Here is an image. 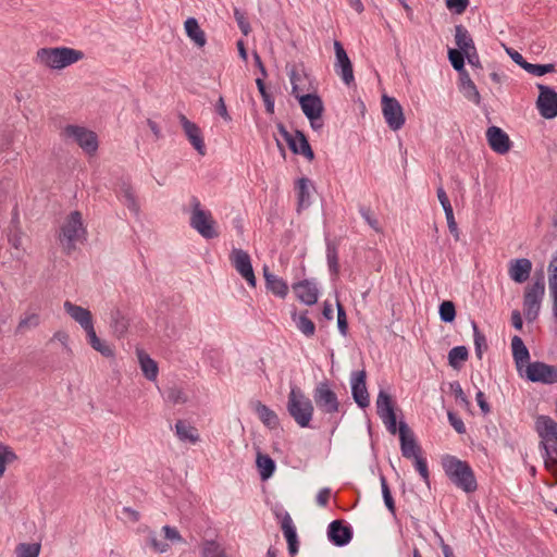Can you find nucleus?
I'll use <instances>...</instances> for the list:
<instances>
[{
	"label": "nucleus",
	"mask_w": 557,
	"mask_h": 557,
	"mask_svg": "<svg viewBox=\"0 0 557 557\" xmlns=\"http://www.w3.org/2000/svg\"><path fill=\"white\" fill-rule=\"evenodd\" d=\"M446 478L466 494L474 493L478 490V481L473 469L466 460L453 455H444L441 460Z\"/></svg>",
	"instance_id": "obj_1"
},
{
	"label": "nucleus",
	"mask_w": 557,
	"mask_h": 557,
	"mask_svg": "<svg viewBox=\"0 0 557 557\" xmlns=\"http://www.w3.org/2000/svg\"><path fill=\"white\" fill-rule=\"evenodd\" d=\"M535 428L541 438L539 447L542 450L544 467L552 470L557 466V422L548 416H540Z\"/></svg>",
	"instance_id": "obj_2"
},
{
	"label": "nucleus",
	"mask_w": 557,
	"mask_h": 557,
	"mask_svg": "<svg viewBox=\"0 0 557 557\" xmlns=\"http://www.w3.org/2000/svg\"><path fill=\"white\" fill-rule=\"evenodd\" d=\"M83 58V51L69 47L40 48L36 52V62L51 70H62Z\"/></svg>",
	"instance_id": "obj_3"
},
{
	"label": "nucleus",
	"mask_w": 557,
	"mask_h": 557,
	"mask_svg": "<svg viewBox=\"0 0 557 557\" xmlns=\"http://www.w3.org/2000/svg\"><path fill=\"white\" fill-rule=\"evenodd\" d=\"M287 412L300 428H310L314 407L312 400L297 385H292L287 400Z\"/></svg>",
	"instance_id": "obj_4"
},
{
	"label": "nucleus",
	"mask_w": 557,
	"mask_h": 557,
	"mask_svg": "<svg viewBox=\"0 0 557 557\" xmlns=\"http://www.w3.org/2000/svg\"><path fill=\"white\" fill-rule=\"evenodd\" d=\"M190 226L206 239L216 238L219 236V232L216 230V222L214 221L211 212L202 209L200 200L196 196L190 198Z\"/></svg>",
	"instance_id": "obj_5"
},
{
	"label": "nucleus",
	"mask_w": 557,
	"mask_h": 557,
	"mask_svg": "<svg viewBox=\"0 0 557 557\" xmlns=\"http://www.w3.org/2000/svg\"><path fill=\"white\" fill-rule=\"evenodd\" d=\"M85 234L83 227L82 214L79 211H73L66 218L61 226L58 239L66 255H71L76 249V243Z\"/></svg>",
	"instance_id": "obj_6"
},
{
	"label": "nucleus",
	"mask_w": 557,
	"mask_h": 557,
	"mask_svg": "<svg viewBox=\"0 0 557 557\" xmlns=\"http://www.w3.org/2000/svg\"><path fill=\"white\" fill-rule=\"evenodd\" d=\"M545 294L544 275L541 274L536 280L525 287L523 295V312L529 322L537 319L542 299Z\"/></svg>",
	"instance_id": "obj_7"
},
{
	"label": "nucleus",
	"mask_w": 557,
	"mask_h": 557,
	"mask_svg": "<svg viewBox=\"0 0 557 557\" xmlns=\"http://www.w3.org/2000/svg\"><path fill=\"white\" fill-rule=\"evenodd\" d=\"M317 408L324 414L339 412L342 405L329 380L319 382L312 393Z\"/></svg>",
	"instance_id": "obj_8"
},
{
	"label": "nucleus",
	"mask_w": 557,
	"mask_h": 557,
	"mask_svg": "<svg viewBox=\"0 0 557 557\" xmlns=\"http://www.w3.org/2000/svg\"><path fill=\"white\" fill-rule=\"evenodd\" d=\"M112 189L117 200L125 206L131 213L138 216L140 213V203L131 177L128 175L119 177L113 183Z\"/></svg>",
	"instance_id": "obj_9"
},
{
	"label": "nucleus",
	"mask_w": 557,
	"mask_h": 557,
	"mask_svg": "<svg viewBox=\"0 0 557 557\" xmlns=\"http://www.w3.org/2000/svg\"><path fill=\"white\" fill-rule=\"evenodd\" d=\"M66 137L73 140L83 149V151L92 156L99 147L98 136L95 132L79 125H66L63 129Z\"/></svg>",
	"instance_id": "obj_10"
},
{
	"label": "nucleus",
	"mask_w": 557,
	"mask_h": 557,
	"mask_svg": "<svg viewBox=\"0 0 557 557\" xmlns=\"http://www.w3.org/2000/svg\"><path fill=\"white\" fill-rule=\"evenodd\" d=\"M525 377L533 383H557V364H547L542 361L530 362L525 369Z\"/></svg>",
	"instance_id": "obj_11"
},
{
	"label": "nucleus",
	"mask_w": 557,
	"mask_h": 557,
	"mask_svg": "<svg viewBox=\"0 0 557 557\" xmlns=\"http://www.w3.org/2000/svg\"><path fill=\"white\" fill-rule=\"evenodd\" d=\"M376 412L377 416L382 419L388 432L393 435L396 434L397 418L394 409V401L392 396L383 389H381L377 394Z\"/></svg>",
	"instance_id": "obj_12"
},
{
	"label": "nucleus",
	"mask_w": 557,
	"mask_h": 557,
	"mask_svg": "<svg viewBox=\"0 0 557 557\" xmlns=\"http://www.w3.org/2000/svg\"><path fill=\"white\" fill-rule=\"evenodd\" d=\"M230 260L232 265L247 282V284L250 287H256L257 280L249 253L240 248H234L230 255Z\"/></svg>",
	"instance_id": "obj_13"
},
{
	"label": "nucleus",
	"mask_w": 557,
	"mask_h": 557,
	"mask_svg": "<svg viewBox=\"0 0 557 557\" xmlns=\"http://www.w3.org/2000/svg\"><path fill=\"white\" fill-rule=\"evenodd\" d=\"M539 97L536 100V107L540 114L547 120L555 119L557 116V92L554 88L537 84Z\"/></svg>",
	"instance_id": "obj_14"
},
{
	"label": "nucleus",
	"mask_w": 557,
	"mask_h": 557,
	"mask_svg": "<svg viewBox=\"0 0 557 557\" xmlns=\"http://www.w3.org/2000/svg\"><path fill=\"white\" fill-rule=\"evenodd\" d=\"M382 112L391 129L398 131L404 126L405 116L403 108L396 98L384 95L382 97Z\"/></svg>",
	"instance_id": "obj_15"
},
{
	"label": "nucleus",
	"mask_w": 557,
	"mask_h": 557,
	"mask_svg": "<svg viewBox=\"0 0 557 557\" xmlns=\"http://www.w3.org/2000/svg\"><path fill=\"white\" fill-rule=\"evenodd\" d=\"M351 396L361 409L370 405V396L367 389V372L364 369L352 371L350 374Z\"/></svg>",
	"instance_id": "obj_16"
},
{
	"label": "nucleus",
	"mask_w": 557,
	"mask_h": 557,
	"mask_svg": "<svg viewBox=\"0 0 557 557\" xmlns=\"http://www.w3.org/2000/svg\"><path fill=\"white\" fill-rule=\"evenodd\" d=\"M334 49L336 59L334 64L335 72L342 77L343 82L349 86L355 82L351 61L339 41H334Z\"/></svg>",
	"instance_id": "obj_17"
},
{
	"label": "nucleus",
	"mask_w": 557,
	"mask_h": 557,
	"mask_svg": "<svg viewBox=\"0 0 557 557\" xmlns=\"http://www.w3.org/2000/svg\"><path fill=\"white\" fill-rule=\"evenodd\" d=\"M398 431L403 457L411 459L421 455V447L417 443L413 432L405 421L399 422Z\"/></svg>",
	"instance_id": "obj_18"
},
{
	"label": "nucleus",
	"mask_w": 557,
	"mask_h": 557,
	"mask_svg": "<svg viewBox=\"0 0 557 557\" xmlns=\"http://www.w3.org/2000/svg\"><path fill=\"white\" fill-rule=\"evenodd\" d=\"M301 110L309 122L320 120L324 111V106L321 97L317 94L296 95Z\"/></svg>",
	"instance_id": "obj_19"
},
{
	"label": "nucleus",
	"mask_w": 557,
	"mask_h": 557,
	"mask_svg": "<svg viewBox=\"0 0 557 557\" xmlns=\"http://www.w3.org/2000/svg\"><path fill=\"white\" fill-rule=\"evenodd\" d=\"M352 529L343 520H334L327 527L329 541L337 547L346 546L352 539Z\"/></svg>",
	"instance_id": "obj_20"
},
{
	"label": "nucleus",
	"mask_w": 557,
	"mask_h": 557,
	"mask_svg": "<svg viewBox=\"0 0 557 557\" xmlns=\"http://www.w3.org/2000/svg\"><path fill=\"white\" fill-rule=\"evenodd\" d=\"M486 140L491 149L499 154L507 153L511 148L509 136L498 126L493 125L487 128Z\"/></svg>",
	"instance_id": "obj_21"
},
{
	"label": "nucleus",
	"mask_w": 557,
	"mask_h": 557,
	"mask_svg": "<svg viewBox=\"0 0 557 557\" xmlns=\"http://www.w3.org/2000/svg\"><path fill=\"white\" fill-rule=\"evenodd\" d=\"M180 122L189 143L199 154H206V145L199 126L189 121L184 114H180Z\"/></svg>",
	"instance_id": "obj_22"
},
{
	"label": "nucleus",
	"mask_w": 557,
	"mask_h": 557,
	"mask_svg": "<svg viewBox=\"0 0 557 557\" xmlns=\"http://www.w3.org/2000/svg\"><path fill=\"white\" fill-rule=\"evenodd\" d=\"M293 290L296 294V297L302 304L307 306H312L317 304L319 298V289L317 287L315 282L311 280H302L293 284Z\"/></svg>",
	"instance_id": "obj_23"
},
{
	"label": "nucleus",
	"mask_w": 557,
	"mask_h": 557,
	"mask_svg": "<svg viewBox=\"0 0 557 557\" xmlns=\"http://www.w3.org/2000/svg\"><path fill=\"white\" fill-rule=\"evenodd\" d=\"M532 262L527 258H519L510 261L509 276L516 283H524L531 273Z\"/></svg>",
	"instance_id": "obj_24"
},
{
	"label": "nucleus",
	"mask_w": 557,
	"mask_h": 557,
	"mask_svg": "<svg viewBox=\"0 0 557 557\" xmlns=\"http://www.w3.org/2000/svg\"><path fill=\"white\" fill-rule=\"evenodd\" d=\"M63 308L65 312L81 325L82 329L94 320L92 314L88 309L73 304L70 300L64 301Z\"/></svg>",
	"instance_id": "obj_25"
},
{
	"label": "nucleus",
	"mask_w": 557,
	"mask_h": 557,
	"mask_svg": "<svg viewBox=\"0 0 557 557\" xmlns=\"http://www.w3.org/2000/svg\"><path fill=\"white\" fill-rule=\"evenodd\" d=\"M263 276L265 280V287L268 290H270L273 295L280 298H285L287 296L288 286L283 278L272 274L269 271L268 267L263 268Z\"/></svg>",
	"instance_id": "obj_26"
},
{
	"label": "nucleus",
	"mask_w": 557,
	"mask_h": 557,
	"mask_svg": "<svg viewBox=\"0 0 557 557\" xmlns=\"http://www.w3.org/2000/svg\"><path fill=\"white\" fill-rule=\"evenodd\" d=\"M511 350L516 368L518 372L521 373L524 363L529 362L530 360V352L520 336L515 335L512 337Z\"/></svg>",
	"instance_id": "obj_27"
},
{
	"label": "nucleus",
	"mask_w": 557,
	"mask_h": 557,
	"mask_svg": "<svg viewBox=\"0 0 557 557\" xmlns=\"http://www.w3.org/2000/svg\"><path fill=\"white\" fill-rule=\"evenodd\" d=\"M310 188L314 189L312 182L308 177L297 180L295 189L297 193V210L308 208L311 205Z\"/></svg>",
	"instance_id": "obj_28"
},
{
	"label": "nucleus",
	"mask_w": 557,
	"mask_h": 557,
	"mask_svg": "<svg viewBox=\"0 0 557 557\" xmlns=\"http://www.w3.org/2000/svg\"><path fill=\"white\" fill-rule=\"evenodd\" d=\"M455 41L458 47L457 50L465 54L475 50L474 41L468 29L462 24L455 26Z\"/></svg>",
	"instance_id": "obj_29"
},
{
	"label": "nucleus",
	"mask_w": 557,
	"mask_h": 557,
	"mask_svg": "<svg viewBox=\"0 0 557 557\" xmlns=\"http://www.w3.org/2000/svg\"><path fill=\"white\" fill-rule=\"evenodd\" d=\"M175 433L176 436L182 442H189L191 444H196L200 441V436L198 430L190 425V423L185 420H177L175 423Z\"/></svg>",
	"instance_id": "obj_30"
},
{
	"label": "nucleus",
	"mask_w": 557,
	"mask_h": 557,
	"mask_svg": "<svg viewBox=\"0 0 557 557\" xmlns=\"http://www.w3.org/2000/svg\"><path fill=\"white\" fill-rule=\"evenodd\" d=\"M255 411L257 412L259 419L265 426H268L271 430L278 428L280 419L275 411H273L270 407L258 400L255 404Z\"/></svg>",
	"instance_id": "obj_31"
},
{
	"label": "nucleus",
	"mask_w": 557,
	"mask_h": 557,
	"mask_svg": "<svg viewBox=\"0 0 557 557\" xmlns=\"http://www.w3.org/2000/svg\"><path fill=\"white\" fill-rule=\"evenodd\" d=\"M292 320L294 321L297 330L304 334L306 337H312L315 333V324L308 317V310L301 311L297 313L294 311L292 313Z\"/></svg>",
	"instance_id": "obj_32"
},
{
	"label": "nucleus",
	"mask_w": 557,
	"mask_h": 557,
	"mask_svg": "<svg viewBox=\"0 0 557 557\" xmlns=\"http://www.w3.org/2000/svg\"><path fill=\"white\" fill-rule=\"evenodd\" d=\"M137 357L145 377L149 381H154L158 375L157 362L141 349H137Z\"/></svg>",
	"instance_id": "obj_33"
},
{
	"label": "nucleus",
	"mask_w": 557,
	"mask_h": 557,
	"mask_svg": "<svg viewBox=\"0 0 557 557\" xmlns=\"http://www.w3.org/2000/svg\"><path fill=\"white\" fill-rule=\"evenodd\" d=\"M129 326L127 313L116 309L111 313V327L115 336L122 337L126 334Z\"/></svg>",
	"instance_id": "obj_34"
},
{
	"label": "nucleus",
	"mask_w": 557,
	"mask_h": 557,
	"mask_svg": "<svg viewBox=\"0 0 557 557\" xmlns=\"http://www.w3.org/2000/svg\"><path fill=\"white\" fill-rule=\"evenodd\" d=\"M185 30L187 36L194 40V42L199 46L203 47L206 45V34L200 28L198 21L195 17H188L185 21Z\"/></svg>",
	"instance_id": "obj_35"
},
{
	"label": "nucleus",
	"mask_w": 557,
	"mask_h": 557,
	"mask_svg": "<svg viewBox=\"0 0 557 557\" xmlns=\"http://www.w3.org/2000/svg\"><path fill=\"white\" fill-rule=\"evenodd\" d=\"M326 261L332 280H336L339 274L338 249L334 242H326Z\"/></svg>",
	"instance_id": "obj_36"
},
{
	"label": "nucleus",
	"mask_w": 557,
	"mask_h": 557,
	"mask_svg": "<svg viewBox=\"0 0 557 557\" xmlns=\"http://www.w3.org/2000/svg\"><path fill=\"white\" fill-rule=\"evenodd\" d=\"M256 463L261 480L265 481L273 475L276 465L269 455L258 453Z\"/></svg>",
	"instance_id": "obj_37"
},
{
	"label": "nucleus",
	"mask_w": 557,
	"mask_h": 557,
	"mask_svg": "<svg viewBox=\"0 0 557 557\" xmlns=\"http://www.w3.org/2000/svg\"><path fill=\"white\" fill-rule=\"evenodd\" d=\"M469 350L466 346H456L448 352V364L455 369L460 370L462 363L468 360Z\"/></svg>",
	"instance_id": "obj_38"
},
{
	"label": "nucleus",
	"mask_w": 557,
	"mask_h": 557,
	"mask_svg": "<svg viewBox=\"0 0 557 557\" xmlns=\"http://www.w3.org/2000/svg\"><path fill=\"white\" fill-rule=\"evenodd\" d=\"M202 557H227L225 549L215 540H206L201 547Z\"/></svg>",
	"instance_id": "obj_39"
},
{
	"label": "nucleus",
	"mask_w": 557,
	"mask_h": 557,
	"mask_svg": "<svg viewBox=\"0 0 557 557\" xmlns=\"http://www.w3.org/2000/svg\"><path fill=\"white\" fill-rule=\"evenodd\" d=\"M471 326H472V331H473L475 356L478 357V359L481 360L482 356H483V351L487 350V348H488L486 337L483 333H481L475 321H473V320L471 321Z\"/></svg>",
	"instance_id": "obj_40"
},
{
	"label": "nucleus",
	"mask_w": 557,
	"mask_h": 557,
	"mask_svg": "<svg viewBox=\"0 0 557 557\" xmlns=\"http://www.w3.org/2000/svg\"><path fill=\"white\" fill-rule=\"evenodd\" d=\"M40 550V543H20L15 547V555L16 557H38Z\"/></svg>",
	"instance_id": "obj_41"
},
{
	"label": "nucleus",
	"mask_w": 557,
	"mask_h": 557,
	"mask_svg": "<svg viewBox=\"0 0 557 557\" xmlns=\"http://www.w3.org/2000/svg\"><path fill=\"white\" fill-rule=\"evenodd\" d=\"M86 333V339L88 344L101 355H104V343L100 341V338L96 334V330L94 326V321L88 323L84 329Z\"/></svg>",
	"instance_id": "obj_42"
},
{
	"label": "nucleus",
	"mask_w": 557,
	"mask_h": 557,
	"mask_svg": "<svg viewBox=\"0 0 557 557\" xmlns=\"http://www.w3.org/2000/svg\"><path fill=\"white\" fill-rule=\"evenodd\" d=\"M296 138L298 139L297 154H302L306 159L312 161L314 159V152L304 132L296 129Z\"/></svg>",
	"instance_id": "obj_43"
},
{
	"label": "nucleus",
	"mask_w": 557,
	"mask_h": 557,
	"mask_svg": "<svg viewBox=\"0 0 557 557\" xmlns=\"http://www.w3.org/2000/svg\"><path fill=\"white\" fill-rule=\"evenodd\" d=\"M16 459L17 456L13 449L10 446L0 443V479L5 471L7 465L14 462Z\"/></svg>",
	"instance_id": "obj_44"
},
{
	"label": "nucleus",
	"mask_w": 557,
	"mask_h": 557,
	"mask_svg": "<svg viewBox=\"0 0 557 557\" xmlns=\"http://www.w3.org/2000/svg\"><path fill=\"white\" fill-rule=\"evenodd\" d=\"M256 85L258 87V90L262 97V100L264 102L265 111L269 114L274 113V98L273 96L268 91L265 83L263 78H257Z\"/></svg>",
	"instance_id": "obj_45"
},
{
	"label": "nucleus",
	"mask_w": 557,
	"mask_h": 557,
	"mask_svg": "<svg viewBox=\"0 0 557 557\" xmlns=\"http://www.w3.org/2000/svg\"><path fill=\"white\" fill-rule=\"evenodd\" d=\"M440 319L444 323H451L456 319V307L450 300H444L438 307Z\"/></svg>",
	"instance_id": "obj_46"
},
{
	"label": "nucleus",
	"mask_w": 557,
	"mask_h": 557,
	"mask_svg": "<svg viewBox=\"0 0 557 557\" xmlns=\"http://www.w3.org/2000/svg\"><path fill=\"white\" fill-rule=\"evenodd\" d=\"M380 482H381L382 496H383L384 504H385L386 508L388 509V511L395 517L396 516L395 502L392 496L389 486L387 484V480L383 474L380 476Z\"/></svg>",
	"instance_id": "obj_47"
},
{
	"label": "nucleus",
	"mask_w": 557,
	"mask_h": 557,
	"mask_svg": "<svg viewBox=\"0 0 557 557\" xmlns=\"http://www.w3.org/2000/svg\"><path fill=\"white\" fill-rule=\"evenodd\" d=\"M281 528L283 530L286 542L298 541L296 528L288 512L284 513L281 521Z\"/></svg>",
	"instance_id": "obj_48"
},
{
	"label": "nucleus",
	"mask_w": 557,
	"mask_h": 557,
	"mask_svg": "<svg viewBox=\"0 0 557 557\" xmlns=\"http://www.w3.org/2000/svg\"><path fill=\"white\" fill-rule=\"evenodd\" d=\"M524 71L535 76H543L545 74L555 72L556 66L553 63L533 64L528 62V64H525Z\"/></svg>",
	"instance_id": "obj_49"
},
{
	"label": "nucleus",
	"mask_w": 557,
	"mask_h": 557,
	"mask_svg": "<svg viewBox=\"0 0 557 557\" xmlns=\"http://www.w3.org/2000/svg\"><path fill=\"white\" fill-rule=\"evenodd\" d=\"M460 91L466 99L474 104L479 106L481 103V95L474 83H467L465 86L460 87Z\"/></svg>",
	"instance_id": "obj_50"
},
{
	"label": "nucleus",
	"mask_w": 557,
	"mask_h": 557,
	"mask_svg": "<svg viewBox=\"0 0 557 557\" xmlns=\"http://www.w3.org/2000/svg\"><path fill=\"white\" fill-rule=\"evenodd\" d=\"M234 18L244 36H248L251 33V26L246 16V13L238 8L234 9Z\"/></svg>",
	"instance_id": "obj_51"
},
{
	"label": "nucleus",
	"mask_w": 557,
	"mask_h": 557,
	"mask_svg": "<svg viewBox=\"0 0 557 557\" xmlns=\"http://www.w3.org/2000/svg\"><path fill=\"white\" fill-rule=\"evenodd\" d=\"M465 58L466 54L461 51H458L456 49H449L448 50V60L451 64V66L457 71L461 72L465 69Z\"/></svg>",
	"instance_id": "obj_52"
},
{
	"label": "nucleus",
	"mask_w": 557,
	"mask_h": 557,
	"mask_svg": "<svg viewBox=\"0 0 557 557\" xmlns=\"http://www.w3.org/2000/svg\"><path fill=\"white\" fill-rule=\"evenodd\" d=\"M414 460V468L421 475L422 480L425 482L426 485H430V471L428 468L426 459L423 458L421 455L416 456L413 458Z\"/></svg>",
	"instance_id": "obj_53"
},
{
	"label": "nucleus",
	"mask_w": 557,
	"mask_h": 557,
	"mask_svg": "<svg viewBox=\"0 0 557 557\" xmlns=\"http://www.w3.org/2000/svg\"><path fill=\"white\" fill-rule=\"evenodd\" d=\"M336 309H337V327H338V331H339V333L343 336H346L347 332H348V321H347V315H346L345 308H344V306L339 301H337Z\"/></svg>",
	"instance_id": "obj_54"
},
{
	"label": "nucleus",
	"mask_w": 557,
	"mask_h": 557,
	"mask_svg": "<svg viewBox=\"0 0 557 557\" xmlns=\"http://www.w3.org/2000/svg\"><path fill=\"white\" fill-rule=\"evenodd\" d=\"M359 212L371 228H373L375 232H380L379 221L376 220L372 210L369 207L360 206Z\"/></svg>",
	"instance_id": "obj_55"
},
{
	"label": "nucleus",
	"mask_w": 557,
	"mask_h": 557,
	"mask_svg": "<svg viewBox=\"0 0 557 557\" xmlns=\"http://www.w3.org/2000/svg\"><path fill=\"white\" fill-rule=\"evenodd\" d=\"M40 318L37 313H32L21 319L16 331L24 332L26 329L35 327L39 324Z\"/></svg>",
	"instance_id": "obj_56"
},
{
	"label": "nucleus",
	"mask_w": 557,
	"mask_h": 557,
	"mask_svg": "<svg viewBox=\"0 0 557 557\" xmlns=\"http://www.w3.org/2000/svg\"><path fill=\"white\" fill-rule=\"evenodd\" d=\"M557 288V255L553 257L548 265V289Z\"/></svg>",
	"instance_id": "obj_57"
},
{
	"label": "nucleus",
	"mask_w": 557,
	"mask_h": 557,
	"mask_svg": "<svg viewBox=\"0 0 557 557\" xmlns=\"http://www.w3.org/2000/svg\"><path fill=\"white\" fill-rule=\"evenodd\" d=\"M166 399L174 405L184 404L187 400L184 392L178 387L169 388L166 392Z\"/></svg>",
	"instance_id": "obj_58"
},
{
	"label": "nucleus",
	"mask_w": 557,
	"mask_h": 557,
	"mask_svg": "<svg viewBox=\"0 0 557 557\" xmlns=\"http://www.w3.org/2000/svg\"><path fill=\"white\" fill-rule=\"evenodd\" d=\"M449 387L458 403H460L461 405H465V406L470 405V403H469V400L458 381H454V382L449 383Z\"/></svg>",
	"instance_id": "obj_59"
},
{
	"label": "nucleus",
	"mask_w": 557,
	"mask_h": 557,
	"mask_svg": "<svg viewBox=\"0 0 557 557\" xmlns=\"http://www.w3.org/2000/svg\"><path fill=\"white\" fill-rule=\"evenodd\" d=\"M149 546L156 552V553H165L169 550L170 545L165 542L159 541L154 533H150L148 537Z\"/></svg>",
	"instance_id": "obj_60"
},
{
	"label": "nucleus",
	"mask_w": 557,
	"mask_h": 557,
	"mask_svg": "<svg viewBox=\"0 0 557 557\" xmlns=\"http://www.w3.org/2000/svg\"><path fill=\"white\" fill-rule=\"evenodd\" d=\"M448 421L450 425L454 428V430L458 434H465L466 433V425L460 417H458L455 412L448 411L447 413Z\"/></svg>",
	"instance_id": "obj_61"
},
{
	"label": "nucleus",
	"mask_w": 557,
	"mask_h": 557,
	"mask_svg": "<svg viewBox=\"0 0 557 557\" xmlns=\"http://www.w3.org/2000/svg\"><path fill=\"white\" fill-rule=\"evenodd\" d=\"M446 5L454 13L461 14L467 10L469 0H446Z\"/></svg>",
	"instance_id": "obj_62"
},
{
	"label": "nucleus",
	"mask_w": 557,
	"mask_h": 557,
	"mask_svg": "<svg viewBox=\"0 0 557 557\" xmlns=\"http://www.w3.org/2000/svg\"><path fill=\"white\" fill-rule=\"evenodd\" d=\"M436 194H437L438 201L441 202L445 214L453 213L454 210H453L451 203L448 199V196H447L445 189L442 186H440L437 188Z\"/></svg>",
	"instance_id": "obj_63"
},
{
	"label": "nucleus",
	"mask_w": 557,
	"mask_h": 557,
	"mask_svg": "<svg viewBox=\"0 0 557 557\" xmlns=\"http://www.w3.org/2000/svg\"><path fill=\"white\" fill-rule=\"evenodd\" d=\"M162 531L164 533V537L166 540L171 541L172 543L184 542V539L182 537V535L180 534V532L176 528L171 527V525H164L162 528Z\"/></svg>",
	"instance_id": "obj_64"
}]
</instances>
